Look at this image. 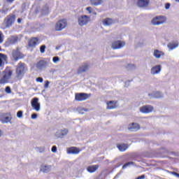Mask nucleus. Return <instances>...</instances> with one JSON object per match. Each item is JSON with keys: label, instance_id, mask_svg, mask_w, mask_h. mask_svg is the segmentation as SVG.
Instances as JSON below:
<instances>
[{"label": "nucleus", "instance_id": "nucleus-1", "mask_svg": "<svg viewBox=\"0 0 179 179\" xmlns=\"http://www.w3.org/2000/svg\"><path fill=\"white\" fill-rule=\"evenodd\" d=\"M13 75V69H12L10 67L6 68V69L3 71V76L0 79V85L9 83V80H10Z\"/></svg>", "mask_w": 179, "mask_h": 179}, {"label": "nucleus", "instance_id": "nucleus-2", "mask_svg": "<svg viewBox=\"0 0 179 179\" xmlns=\"http://www.w3.org/2000/svg\"><path fill=\"white\" fill-rule=\"evenodd\" d=\"M90 17L86 15H79L77 18V22L80 27H83V26H86L87 24L90 23Z\"/></svg>", "mask_w": 179, "mask_h": 179}, {"label": "nucleus", "instance_id": "nucleus-3", "mask_svg": "<svg viewBox=\"0 0 179 179\" xmlns=\"http://www.w3.org/2000/svg\"><path fill=\"white\" fill-rule=\"evenodd\" d=\"M16 76L20 80L24 76V72H26V67L22 63H19L16 69Z\"/></svg>", "mask_w": 179, "mask_h": 179}, {"label": "nucleus", "instance_id": "nucleus-4", "mask_svg": "<svg viewBox=\"0 0 179 179\" xmlns=\"http://www.w3.org/2000/svg\"><path fill=\"white\" fill-rule=\"evenodd\" d=\"M166 20H167L166 17L159 15L154 17L152 20L151 23L154 26H160V24H163L164 23H166Z\"/></svg>", "mask_w": 179, "mask_h": 179}, {"label": "nucleus", "instance_id": "nucleus-5", "mask_svg": "<svg viewBox=\"0 0 179 179\" xmlns=\"http://www.w3.org/2000/svg\"><path fill=\"white\" fill-rule=\"evenodd\" d=\"M67 24L66 20H60L56 23L55 29L56 31H61V30H64L66 27Z\"/></svg>", "mask_w": 179, "mask_h": 179}, {"label": "nucleus", "instance_id": "nucleus-6", "mask_svg": "<svg viewBox=\"0 0 179 179\" xmlns=\"http://www.w3.org/2000/svg\"><path fill=\"white\" fill-rule=\"evenodd\" d=\"M31 106L33 108L36 112L40 111L41 110V105L40 104V102H38V98L35 97L33 98L31 101Z\"/></svg>", "mask_w": 179, "mask_h": 179}, {"label": "nucleus", "instance_id": "nucleus-7", "mask_svg": "<svg viewBox=\"0 0 179 179\" xmlns=\"http://www.w3.org/2000/svg\"><path fill=\"white\" fill-rule=\"evenodd\" d=\"M125 46V42L122 41H115L112 43L111 48L113 50H120Z\"/></svg>", "mask_w": 179, "mask_h": 179}, {"label": "nucleus", "instance_id": "nucleus-8", "mask_svg": "<svg viewBox=\"0 0 179 179\" xmlns=\"http://www.w3.org/2000/svg\"><path fill=\"white\" fill-rule=\"evenodd\" d=\"M23 54L19 51V50H13L12 52V59H14V61H17L18 59H21V58H23Z\"/></svg>", "mask_w": 179, "mask_h": 179}, {"label": "nucleus", "instance_id": "nucleus-9", "mask_svg": "<svg viewBox=\"0 0 179 179\" xmlns=\"http://www.w3.org/2000/svg\"><path fill=\"white\" fill-rule=\"evenodd\" d=\"M154 108L152 106H143L140 108V113L143 114H149V113H152Z\"/></svg>", "mask_w": 179, "mask_h": 179}, {"label": "nucleus", "instance_id": "nucleus-10", "mask_svg": "<svg viewBox=\"0 0 179 179\" xmlns=\"http://www.w3.org/2000/svg\"><path fill=\"white\" fill-rule=\"evenodd\" d=\"M68 135V130L64 129V130H58L55 134V139H58L59 138H62L64 136H66Z\"/></svg>", "mask_w": 179, "mask_h": 179}, {"label": "nucleus", "instance_id": "nucleus-11", "mask_svg": "<svg viewBox=\"0 0 179 179\" xmlns=\"http://www.w3.org/2000/svg\"><path fill=\"white\" fill-rule=\"evenodd\" d=\"M66 153L68 155H79L80 153V149L76 147H71L66 148Z\"/></svg>", "mask_w": 179, "mask_h": 179}, {"label": "nucleus", "instance_id": "nucleus-12", "mask_svg": "<svg viewBox=\"0 0 179 179\" xmlns=\"http://www.w3.org/2000/svg\"><path fill=\"white\" fill-rule=\"evenodd\" d=\"M128 129L131 132H136V131L141 129V126L138 123H131L128 125Z\"/></svg>", "mask_w": 179, "mask_h": 179}, {"label": "nucleus", "instance_id": "nucleus-13", "mask_svg": "<svg viewBox=\"0 0 179 179\" xmlns=\"http://www.w3.org/2000/svg\"><path fill=\"white\" fill-rule=\"evenodd\" d=\"M117 107H118V102L115 101H109L106 102V108L108 110H113L117 108Z\"/></svg>", "mask_w": 179, "mask_h": 179}, {"label": "nucleus", "instance_id": "nucleus-14", "mask_svg": "<svg viewBox=\"0 0 179 179\" xmlns=\"http://www.w3.org/2000/svg\"><path fill=\"white\" fill-rule=\"evenodd\" d=\"M89 99V95L87 94H76V100L77 101H83L85 100H87Z\"/></svg>", "mask_w": 179, "mask_h": 179}, {"label": "nucleus", "instance_id": "nucleus-15", "mask_svg": "<svg viewBox=\"0 0 179 179\" xmlns=\"http://www.w3.org/2000/svg\"><path fill=\"white\" fill-rule=\"evenodd\" d=\"M162 72V65H156L151 69L152 75H159Z\"/></svg>", "mask_w": 179, "mask_h": 179}, {"label": "nucleus", "instance_id": "nucleus-16", "mask_svg": "<svg viewBox=\"0 0 179 179\" xmlns=\"http://www.w3.org/2000/svg\"><path fill=\"white\" fill-rule=\"evenodd\" d=\"M179 45V43L178 41L170 42L168 43L167 47L169 50V51H173V50H176V48H178Z\"/></svg>", "mask_w": 179, "mask_h": 179}, {"label": "nucleus", "instance_id": "nucleus-17", "mask_svg": "<svg viewBox=\"0 0 179 179\" xmlns=\"http://www.w3.org/2000/svg\"><path fill=\"white\" fill-rule=\"evenodd\" d=\"M6 62H8V56L0 53V66H3Z\"/></svg>", "mask_w": 179, "mask_h": 179}, {"label": "nucleus", "instance_id": "nucleus-18", "mask_svg": "<svg viewBox=\"0 0 179 179\" xmlns=\"http://www.w3.org/2000/svg\"><path fill=\"white\" fill-rule=\"evenodd\" d=\"M52 169V166L51 165H42L41 166V171L42 173H50Z\"/></svg>", "mask_w": 179, "mask_h": 179}, {"label": "nucleus", "instance_id": "nucleus-19", "mask_svg": "<svg viewBox=\"0 0 179 179\" xmlns=\"http://www.w3.org/2000/svg\"><path fill=\"white\" fill-rule=\"evenodd\" d=\"M17 43V36H11L8 38L6 41L7 45H10V44H16Z\"/></svg>", "mask_w": 179, "mask_h": 179}, {"label": "nucleus", "instance_id": "nucleus-20", "mask_svg": "<svg viewBox=\"0 0 179 179\" xmlns=\"http://www.w3.org/2000/svg\"><path fill=\"white\" fill-rule=\"evenodd\" d=\"M137 5L141 8H145L149 5V0H138Z\"/></svg>", "mask_w": 179, "mask_h": 179}, {"label": "nucleus", "instance_id": "nucleus-21", "mask_svg": "<svg viewBox=\"0 0 179 179\" xmlns=\"http://www.w3.org/2000/svg\"><path fill=\"white\" fill-rule=\"evenodd\" d=\"M153 55L155 58H162V57H163V55H164V52L163 51H160L159 50H155L154 51Z\"/></svg>", "mask_w": 179, "mask_h": 179}, {"label": "nucleus", "instance_id": "nucleus-22", "mask_svg": "<svg viewBox=\"0 0 179 179\" xmlns=\"http://www.w3.org/2000/svg\"><path fill=\"white\" fill-rule=\"evenodd\" d=\"M149 96L155 99H161V97H163V94L160 92H153L152 94H149Z\"/></svg>", "mask_w": 179, "mask_h": 179}, {"label": "nucleus", "instance_id": "nucleus-23", "mask_svg": "<svg viewBox=\"0 0 179 179\" xmlns=\"http://www.w3.org/2000/svg\"><path fill=\"white\" fill-rule=\"evenodd\" d=\"M99 169V165H92L90 166H88L87 168V170L89 173H94Z\"/></svg>", "mask_w": 179, "mask_h": 179}, {"label": "nucleus", "instance_id": "nucleus-24", "mask_svg": "<svg viewBox=\"0 0 179 179\" xmlns=\"http://www.w3.org/2000/svg\"><path fill=\"white\" fill-rule=\"evenodd\" d=\"M85 10L89 13V15H94V16H96V15H97L96 10H94V8H93L92 7H87L85 8Z\"/></svg>", "mask_w": 179, "mask_h": 179}, {"label": "nucleus", "instance_id": "nucleus-25", "mask_svg": "<svg viewBox=\"0 0 179 179\" xmlns=\"http://www.w3.org/2000/svg\"><path fill=\"white\" fill-rule=\"evenodd\" d=\"M114 23V21L110 18H106L103 20V26H111Z\"/></svg>", "mask_w": 179, "mask_h": 179}, {"label": "nucleus", "instance_id": "nucleus-26", "mask_svg": "<svg viewBox=\"0 0 179 179\" xmlns=\"http://www.w3.org/2000/svg\"><path fill=\"white\" fill-rule=\"evenodd\" d=\"M37 69H43L45 68V62L44 61H40L36 64Z\"/></svg>", "mask_w": 179, "mask_h": 179}, {"label": "nucleus", "instance_id": "nucleus-27", "mask_svg": "<svg viewBox=\"0 0 179 179\" xmlns=\"http://www.w3.org/2000/svg\"><path fill=\"white\" fill-rule=\"evenodd\" d=\"M38 43V39L37 38H34L31 39L29 42V47H34Z\"/></svg>", "mask_w": 179, "mask_h": 179}, {"label": "nucleus", "instance_id": "nucleus-28", "mask_svg": "<svg viewBox=\"0 0 179 179\" xmlns=\"http://www.w3.org/2000/svg\"><path fill=\"white\" fill-rule=\"evenodd\" d=\"M15 19L16 17L15 16V15L8 17V18L7 19V24L10 25L12 24V23H15Z\"/></svg>", "mask_w": 179, "mask_h": 179}, {"label": "nucleus", "instance_id": "nucleus-29", "mask_svg": "<svg viewBox=\"0 0 179 179\" xmlns=\"http://www.w3.org/2000/svg\"><path fill=\"white\" fill-rule=\"evenodd\" d=\"M87 69H89V64H85L80 67V69H78V72L79 73L86 72V71H87Z\"/></svg>", "mask_w": 179, "mask_h": 179}, {"label": "nucleus", "instance_id": "nucleus-30", "mask_svg": "<svg viewBox=\"0 0 179 179\" xmlns=\"http://www.w3.org/2000/svg\"><path fill=\"white\" fill-rule=\"evenodd\" d=\"M91 5H94V6H98V5H101L103 3V0H90Z\"/></svg>", "mask_w": 179, "mask_h": 179}, {"label": "nucleus", "instance_id": "nucleus-31", "mask_svg": "<svg viewBox=\"0 0 179 179\" xmlns=\"http://www.w3.org/2000/svg\"><path fill=\"white\" fill-rule=\"evenodd\" d=\"M117 148L120 152H125L128 149V145L127 144H120Z\"/></svg>", "mask_w": 179, "mask_h": 179}, {"label": "nucleus", "instance_id": "nucleus-32", "mask_svg": "<svg viewBox=\"0 0 179 179\" xmlns=\"http://www.w3.org/2000/svg\"><path fill=\"white\" fill-rule=\"evenodd\" d=\"M12 120V117H9V116H6L3 120H2V122L3 124H7V122H10Z\"/></svg>", "mask_w": 179, "mask_h": 179}, {"label": "nucleus", "instance_id": "nucleus-33", "mask_svg": "<svg viewBox=\"0 0 179 179\" xmlns=\"http://www.w3.org/2000/svg\"><path fill=\"white\" fill-rule=\"evenodd\" d=\"M17 118H23V111L22 110H19L17 113Z\"/></svg>", "mask_w": 179, "mask_h": 179}, {"label": "nucleus", "instance_id": "nucleus-34", "mask_svg": "<svg viewBox=\"0 0 179 179\" xmlns=\"http://www.w3.org/2000/svg\"><path fill=\"white\" fill-rule=\"evenodd\" d=\"M50 10H48V7L42 10V15H48Z\"/></svg>", "mask_w": 179, "mask_h": 179}, {"label": "nucleus", "instance_id": "nucleus-35", "mask_svg": "<svg viewBox=\"0 0 179 179\" xmlns=\"http://www.w3.org/2000/svg\"><path fill=\"white\" fill-rule=\"evenodd\" d=\"M134 165V162H129V163H127L125 164L122 169H127V167H128L129 166H133Z\"/></svg>", "mask_w": 179, "mask_h": 179}, {"label": "nucleus", "instance_id": "nucleus-36", "mask_svg": "<svg viewBox=\"0 0 179 179\" xmlns=\"http://www.w3.org/2000/svg\"><path fill=\"white\" fill-rule=\"evenodd\" d=\"M2 43H3V34L0 31V44H2Z\"/></svg>", "mask_w": 179, "mask_h": 179}, {"label": "nucleus", "instance_id": "nucleus-37", "mask_svg": "<svg viewBox=\"0 0 179 179\" xmlns=\"http://www.w3.org/2000/svg\"><path fill=\"white\" fill-rule=\"evenodd\" d=\"M52 61L55 64H57V62H59V57H53Z\"/></svg>", "mask_w": 179, "mask_h": 179}, {"label": "nucleus", "instance_id": "nucleus-38", "mask_svg": "<svg viewBox=\"0 0 179 179\" xmlns=\"http://www.w3.org/2000/svg\"><path fill=\"white\" fill-rule=\"evenodd\" d=\"M6 93H8V94L12 93V90H10V87H6L5 90Z\"/></svg>", "mask_w": 179, "mask_h": 179}, {"label": "nucleus", "instance_id": "nucleus-39", "mask_svg": "<svg viewBox=\"0 0 179 179\" xmlns=\"http://www.w3.org/2000/svg\"><path fill=\"white\" fill-rule=\"evenodd\" d=\"M40 50H41V52L42 54L44 53V52H45V45H42V46H41Z\"/></svg>", "mask_w": 179, "mask_h": 179}, {"label": "nucleus", "instance_id": "nucleus-40", "mask_svg": "<svg viewBox=\"0 0 179 179\" xmlns=\"http://www.w3.org/2000/svg\"><path fill=\"white\" fill-rule=\"evenodd\" d=\"M36 82H38V83H43V78H41V77L37 78H36Z\"/></svg>", "mask_w": 179, "mask_h": 179}, {"label": "nucleus", "instance_id": "nucleus-41", "mask_svg": "<svg viewBox=\"0 0 179 179\" xmlns=\"http://www.w3.org/2000/svg\"><path fill=\"white\" fill-rule=\"evenodd\" d=\"M48 86H50V81H45L44 85L45 89H48Z\"/></svg>", "mask_w": 179, "mask_h": 179}, {"label": "nucleus", "instance_id": "nucleus-42", "mask_svg": "<svg viewBox=\"0 0 179 179\" xmlns=\"http://www.w3.org/2000/svg\"><path fill=\"white\" fill-rule=\"evenodd\" d=\"M51 151L52 152V153H57V146L54 145V146L52 148Z\"/></svg>", "mask_w": 179, "mask_h": 179}, {"label": "nucleus", "instance_id": "nucleus-43", "mask_svg": "<svg viewBox=\"0 0 179 179\" xmlns=\"http://www.w3.org/2000/svg\"><path fill=\"white\" fill-rule=\"evenodd\" d=\"M31 120H36L37 114L36 113L32 114L31 116Z\"/></svg>", "mask_w": 179, "mask_h": 179}, {"label": "nucleus", "instance_id": "nucleus-44", "mask_svg": "<svg viewBox=\"0 0 179 179\" xmlns=\"http://www.w3.org/2000/svg\"><path fill=\"white\" fill-rule=\"evenodd\" d=\"M165 8H166V9H170V3H166V4L165 5Z\"/></svg>", "mask_w": 179, "mask_h": 179}, {"label": "nucleus", "instance_id": "nucleus-45", "mask_svg": "<svg viewBox=\"0 0 179 179\" xmlns=\"http://www.w3.org/2000/svg\"><path fill=\"white\" fill-rule=\"evenodd\" d=\"M143 178H145V176H139V177H138L136 179H143Z\"/></svg>", "mask_w": 179, "mask_h": 179}, {"label": "nucleus", "instance_id": "nucleus-46", "mask_svg": "<svg viewBox=\"0 0 179 179\" xmlns=\"http://www.w3.org/2000/svg\"><path fill=\"white\" fill-rule=\"evenodd\" d=\"M15 0H6V2H8V3H12Z\"/></svg>", "mask_w": 179, "mask_h": 179}, {"label": "nucleus", "instance_id": "nucleus-47", "mask_svg": "<svg viewBox=\"0 0 179 179\" xmlns=\"http://www.w3.org/2000/svg\"><path fill=\"white\" fill-rule=\"evenodd\" d=\"M17 23H22V18H18Z\"/></svg>", "mask_w": 179, "mask_h": 179}, {"label": "nucleus", "instance_id": "nucleus-48", "mask_svg": "<svg viewBox=\"0 0 179 179\" xmlns=\"http://www.w3.org/2000/svg\"><path fill=\"white\" fill-rule=\"evenodd\" d=\"M174 176H176V177H179V174L177 173H174Z\"/></svg>", "mask_w": 179, "mask_h": 179}, {"label": "nucleus", "instance_id": "nucleus-49", "mask_svg": "<svg viewBox=\"0 0 179 179\" xmlns=\"http://www.w3.org/2000/svg\"><path fill=\"white\" fill-rule=\"evenodd\" d=\"M2 135V132L0 131V136H1Z\"/></svg>", "mask_w": 179, "mask_h": 179}, {"label": "nucleus", "instance_id": "nucleus-50", "mask_svg": "<svg viewBox=\"0 0 179 179\" xmlns=\"http://www.w3.org/2000/svg\"><path fill=\"white\" fill-rule=\"evenodd\" d=\"M175 1H176V2L179 3V0H175Z\"/></svg>", "mask_w": 179, "mask_h": 179}, {"label": "nucleus", "instance_id": "nucleus-51", "mask_svg": "<svg viewBox=\"0 0 179 179\" xmlns=\"http://www.w3.org/2000/svg\"><path fill=\"white\" fill-rule=\"evenodd\" d=\"M0 75H1V71H0Z\"/></svg>", "mask_w": 179, "mask_h": 179}]
</instances>
